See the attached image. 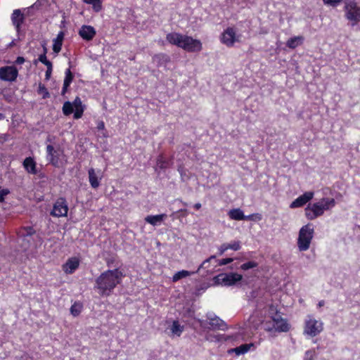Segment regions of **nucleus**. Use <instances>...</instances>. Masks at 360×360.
Here are the masks:
<instances>
[{
    "mask_svg": "<svg viewBox=\"0 0 360 360\" xmlns=\"http://www.w3.org/2000/svg\"><path fill=\"white\" fill-rule=\"evenodd\" d=\"M124 274L119 269H108L96 279L95 288L102 296L110 295L116 286L121 283Z\"/></svg>",
    "mask_w": 360,
    "mask_h": 360,
    "instance_id": "1",
    "label": "nucleus"
},
{
    "mask_svg": "<svg viewBox=\"0 0 360 360\" xmlns=\"http://www.w3.org/2000/svg\"><path fill=\"white\" fill-rule=\"evenodd\" d=\"M166 39L169 44L181 48L188 53L200 52L202 49V44L199 39L179 32L168 33Z\"/></svg>",
    "mask_w": 360,
    "mask_h": 360,
    "instance_id": "2",
    "label": "nucleus"
},
{
    "mask_svg": "<svg viewBox=\"0 0 360 360\" xmlns=\"http://www.w3.org/2000/svg\"><path fill=\"white\" fill-rule=\"evenodd\" d=\"M335 205L334 198H322L318 202L309 203L304 209V215L308 220H314L323 216L326 211L331 210Z\"/></svg>",
    "mask_w": 360,
    "mask_h": 360,
    "instance_id": "3",
    "label": "nucleus"
},
{
    "mask_svg": "<svg viewBox=\"0 0 360 360\" xmlns=\"http://www.w3.org/2000/svg\"><path fill=\"white\" fill-rule=\"evenodd\" d=\"M314 229L311 224H307L301 227L297 238V248L300 251L307 250L314 238Z\"/></svg>",
    "mask_w": 360,
    "mask_h": 360,
    "instance_id": "4",
    "label": "nucleus"
},
{
    "mask_svg": "<svg viewBox=\"0 0 360 360\" xmlns=\"http://www.w3.org/2000/svg\"><path fill=\"white\" fill-rule=\"evenodd\" d=\"M63 113L66 115H70L74 112V119L78 120L81 118L84 114V105L79 96H77L72 103L65 101L62 108Z\"/></svg>",
    "mask_w": 360,
    "mask_h": 360,
    "instance_id": "5",
    "label": "nucleus"
},
{
    "mask_svg": "<svg viewBox=\"0 0 360 360\" xmlns=\"http://www.w3.org/2000/svg\"><path fill=\"white\" fill-rule=\"evenodd\" d=\"M271 320L264 323V329L267 331L275 330L278 332H287L290 329V325L286 319L282 316H269Z\"/></svg>",
    "mask_w": 360,
    "mask_h": 360,
    "instance_id": "6",
    "label": "nucleus"
},
{
    "mask_svg": "<svg viewBox=\"0 0 360 360\" xmlns=\"http://www.w3.org/2000/svg\"><path fill=\"white\" fill-rule=\"evenodd\" d=\"M200 326L205 329L216 330H225L227 328V325L221 320L219 316H213L210 318L209 316H206L205 320H198Z\"/></svg>",
    "mask_w": 360,
    "mask_h": 360,
    "instance_id": "7",
    "label": "nucleus"
},
{
    "mask_svg": "<svg viewBox=\"0 0 360 360\" xmlns=\"http://www.w3.org/2000/svg\"><path fill=\"white\" fill-rule=\"evenodd\" d=\"M240 34L236 33V28L228 27L220 35V41L228 47H232L235 43L240 41Z\"/></svg>",
    "mask_w": 360,
    "mask_h": 360,
    "instance_id": "8",
    "label": "nucleus"
},
{
    "mask_svg": "<svg viewBox=\"0 0 360 360\" xmlns=\"http://www.w3.org/2000/svg\"><path fill=\"white\" fill-rule=\"evenodd\" d=\"M345 16L347 20L352 21L354 26L360 20V7L354 1L347 2L345 6Z\"/></svg>",
    "mask_w": 360,
    "mask_h": 360,
    "instance_id": "9",
    "label": "nucleus"
},
{
    "mask_svg": "<svg viewBox=\"0 0 360 360\" xmlns=\"http://www.w3.org/2000/svg\"><path fill=\"white\" fill-rule=\"evenodd\" d=\"M46 153L49 162L56 167L60 166L62 160L65 157L63 149L60 147L54 148L52 145H48L46 146Z\"/></svg>",
    "mask_w": 360,
    "mask_h": 360,
    "instance_id": "10",
    "label": "nucleus"
},
{
    "mask_svg": "<svg viewBox=\"0 0 360 360\" xmlns=\"http://www.w3.org/2000/svg\"><path fill=\"white\" fill-rule=\"evenodd\" d=\"M243 278L242 275L237 273L219 274L214 277V282L217 284L231 286L240 281Z\"/></svg>",
    "mask_w": 360,
    "mask_h": 360,
    "instance_id": "11",
    "label": "nucleus"
},
{
    "mask_svg": "<svg viewBox=\"0 0 360 360\" xmlns=\"http://www.w3.org/2000/svg\"><path fill=\"white\" fill-rule=\"evenodd\" d=\"M68 212V205L65 198H58L53 206L50 214L56 217H66Z\"/></svg>",
    "mask_w": 360,
    "mask_h": 360,
    "instance_id": "12",
    "label": "nucleus"
},
{
    "mask_svg": "<svg viewBox=\"0 0 360 360\" xmlns=\"http://www.w3.org/2000/svg\"><path fill=\"white\" fill-rule=\"evenodd\" d=\"M18 70L14 65L0 68V79L4 82H13L17 79Z\"/></svg>",
    "mask_w": 360,
    "mask_h": 360,
    "instance_id": "13",
    "label": "nucleus"
},
{
    "mask_svg": "<svg viewBox=\"0 0 360 360\" xmlns=\"http://www.w3.org/2000/svg\"><path fill=\"white\" fill-rule=\"evenodd\" d=\"M323 330V323L319 320L310 319L306 322L304 333L311 337H314Z\"/></svg>",
    "mask_w": 360,
    "mask_h": 360,
    "instance_id": "14",
    "label": "nucleus"
},
{
    "mask_svg": "<svg viewBox=\"0 0 360 360\" xmlns=\"http://www.w3.org/2000/svg\"><path fill=\"white\" fill-rule=\"evenodd\" d=\"M314 195V193L313 191L305 192L293 200L290 205V207L292 209L301 207L312 200Z\"/></svg>",
    "mask_w": 360,
    "mask_h": 360,
    "instance_id": "15",
    "label": "nucleus"
},
{
    "mask_svg": "<svg viewBox=\"0 0 360 360\" xmlns=\"http://www.w3.org/2000/svg\"><path fill=\"white\" fill-rule=\"evenodd\" d=\"M78 34L82 39L89 41L95 37L96 31L94 27L84 25L80 27Z\"/></svg>",
    "mask_w": 360,
    "mask_h": 360,
    "instance_id": "16",
    "label": "nucleus"
},
{
    "mask_svg": "<svg viewBox=\"0 0 360 360\" xmlns=\"http://www.w3.org/2000/svg\"><path fill=\"white\" fill-rule=\"evenodd\" d=\"M79 262V258L76 257H70L63 264L62 269L67 274H73L78 269Z\"/></svg>",
    "mask_w": 360,
    "mask_h": 360,
    "instance_id": "17",
    "label": "nucleus"
},
{
    "mask_svg": "<svg viewBox=\"0 0 360 360\" xmlns=\"http://www.w3.org/2000/svg\"><path fill=\"white\" fill-rule=\"evenodd\" d=\"M185 326L181 325L178 320H174L167 327L169 335L172 338L180 337L184 330Z\"/></svg>",
    "mask_w": 360,
    "mask_h": 360,
    "instance_id": "18",
    "label": "nucleus"
},
{
    "mask_svg": "<svg viewBox=\"0 0 360 360\" xmlns=\"http://www.w3.org/2000/svg\"><path fill=\"white\" fill-rule=\"evenodd\" d=\"M11 20L17 30H19L24 22V15L20 9L13 11L11 15Z\"/></svg>",
    "mask_w": 360,
    "mask_h": 360,
    "instance_id": "19",
    "label": "nucleus"
},
{
    "mask_svg": "<svg viewBox=\"0 0 360 360\" xmlns=\"http://www.w3.org/2000/svg\"><path fill=\"white\" fill-rule=\"evenodd\" d=\"M65 75L63 81V86L61 91L62 96H65V94L68 92V89L74 79V76L70 68L65 70Z\"/></svg>",
    "mask_w": 360,
    "mask_h": 360,
    "instance_id": "20",
    "label": "nucleus"
},
{
    "mask_svg": "<svg viewBox=\"0 0 360 360\" xmlns=\"http://www.w3.org/2000/svg\"><path fill=\"white\" fill-rule=\"evenodd\" d=\"M25 169L30 174H36L37 173L36 162L31 157L26 158L23 161Z\"/></svg>",
    "mask_w": 360,
    "mask_h": 360,
    "instance_id": "21",
    "label": "nucleus"
},
{
    "mask_svg": "<svg viewBox=\"0 0 360 360\" xmlns=\"http://www.w3.org/2000/svg\"><path fill=\"white\" fill-rule=\"evenodd\" d=\"M166 217L167 214H160L157 215H148L145 218V221L153 226H157L160 224L162 221H163Z\"/></svg>",
    "mask_w": 360,
    "mask_h": 360,
    "instance_id": "22",
    "label": "nucleus"
},
{
    "mask_svg": "<svg viewBox=\"0 0 360 360\" xmlns=\"http://www.w3.org/2000/svg\"><path fill=\"white\" fill-rule=\"evenodd\" d=\"M65 34L63 32L60 31L58 34L56 39L53 41V51L55 53L58 54L62 49L63 41L64 39Z\"/></svg>",
    "mask_w": 360,
    "mask_h": 360,
    "instance_id": "23",
    "label": "nucleus"
},
{
    "mask_svg": "<svg viewBox=\"0 0 360 360\" xmlns=\"http://www.w3.org/2000/svg\"><path fill=\"white\" fill-rule=\"evenodd\" d=\"M253 346L252 343L250 344H243L239 347H236L233 349H230L228 350L229 354L235 353L236 356H240L241 354H244L247 353L251 347Z\"/></svg>",
    "mask_w": 360,
    "mask_h": 360,
    "instance_id": "24",
    "label": "nucleus"
},
{
    "mask_svg": "<svg viewBox=\"0 0 360 360\" xmlns=\"http://www.w3.org/2000/svg\"><path fill=\"white\" fill-rule=\"evenodd\" d=\"M153 60L158 67H161L167 65L170 62V58L165 53H158L153 57Z\"/></svg>",
    "mask_w": 360,
    "mask_h": 360,
    "instance_id": "25",
    "label": "nucleus"
},
{
    "mask_svg": "<svg viewBox=\"0 0 360 360\" xmlns=\"http://www.w3.org/2000/svg\"><path fill=\"white\" fill-rule=\"evenodd\" d=\"M228 216L232 220H245V214L240 208L230 210L228 212Z\"/></svg>",
    "mask_w": 360,
    "mask_h": 360,
    "instance_id": "26",
    "label": "nucleus"
},
{
    "mask_svg": "<svg viewBox=\"0 0 360 360\" xmlns=\"http://www.w3.org/2000/svg\"><path fill=\"white\" fill-rule=\"evenodd\" d=\"M304 37L302 36L293 37L286 41V46L291 49H295L297 46L302 45Z\"/></svg>",
    "mask_w": 360,
    "mask_h": 360,
    "instance_id": "27",
    "label": "nucleus"
},
{
    "mask_svg": "<svg viewBox=\"0 0 360 360\" xmlns=\"http://www.w3.org/2000/svg\"><path fill=\"white\" fill-rule=\"evenodd\" d=\"M90 185L94 188H97L100 186V181L95 172L94 169L91 168L88 171Z\"/></svg>",
    "mask_w": 360,
    "mask_h": 360,
    "instance_id": "28",
    "label": "nucleus"
},
{
    "mask_svg": "<svg viewBox=\"0 0 360 360\" xmlns=\"http://www.w3.org/2000/svg\"><path fill=\"white\" fill-rule=\"evenodd\" d=\"M157 166L160 169H166L172 165L171 160H167L163 155H159L157 158Z\"/></svg>",
    "mask_w": 360,
    "mask_h": 360,
    "instance_id": "29",
    "label": "nucleus"
},
{
    "mask_svg": "<svg viewBox=\"0 0 360 360\" xmlns=\"http://www.w3.org/2000/svg\"><path fill=\"white\" fill-rule=\"evenodd\" d=\"M191 274V273L188 271L181 270V271H177L176 273H175L173 275V276L172 278V282L176 283L181 278L189 276Z\"/></svg>",
    "mask_w": 360,
    "mask_h": 360,
    "instance_id": "30",
    "label": "nucleus"
},
{
    "mask_svg": "<svg viewBox=\"0 0 360 360\" xmlns=\"http://www.w3.org/2000/svg\"><path fill=\"white\" fill-rule=\"evenodd\" d=\"M87 4H91L96 12H98L102 8V3L101 0H83Z\"/></svg>",
    "mask_w": 360,
    "mask_h": 360,
    "instance_id": "31",
    "label": "nucleus"
},
{
    "mask_svg": "<svg viewBox=\"0 0 360 360\" xmlns=\"http://www.w3.org/2000/svg\"><path fill=\"white\" fill-rule=\"evenodd\" d=\"M83 308V304L80 302H75L70 308V311L72 315H78L81 313Z\"/></svg>",
    "mask_w": 360,
    "mask_h": 360,
    "instance_id": "32",
    "label": "nucleus"
},
{
    "mask_svg": "<svg viewBox=\"0 0 360 360\" xmlns=\"http://www.w3.org/2000/svg\"><path fill=\"white\" fill-rule=\"evenodd\" d=\"M37 93L39 95H41L42 96V98H44V99H46V98L50 97V94H49L48 89L41 82L39 84V87H38V89H37Z\"/></svg>",
    "mask_w": 360,
    "mask_h": 360,
    "instance_id": "33",
    "label": "nucleus"
},
{
    "mask_svg": "<svg viewBox=\"0 0 360 360\" xmlns=\"http://www.w3.org/2000/svg\"><path fill=\"white\" fill-rule=\"evenodd\" d=\"M258 266L257 262L255 261H250L246 263L243 264L240 266V269L243 271L248 270L250 269L255 268Z\"/></svg>",
    "mask_w": 360,
    "mask_h": 360,
    "instance_id": "34",
    "label": "nucleus"
},
{
    "mask_svg": "<svg viewBox=\"0 0 360 360\" xmlns=\"http://www.w3.org/2000/svg\"><path fill=\"white\" fill-rule=\"evenodd\" d=\"M262 219V216L259 213H254L249 215H245V220L249 221H260Z\"/></svg>",
    "mask_w": 360,
    "mask_h": 360,
    "instance_id": "35",
    "label": "nucleus"
},
{
    "mask_svg": "<svg viewBox=\"0 0 360 360\" xmlns=\"http://www.w3.org/2000/svg\"><path fill=\"white\" fill-rule=\"evenodd\" d=\"M229 249L237 251L240 249V243L238 240L232 241L230 243H228Z\"/></svg>",
    "mask_w": 360,
    "mask_h": 360,
    "instance_id": "36",
    "label": "nucleus"
},
{
    "mask_svg": "<svg viewBox=\"0 0 360 360\" xmlns=\"http://www.w3.org/2000/svg\"><path fill=\"white\" fill-rule=\"evenodd\" d=\"M38 60L46 66H51V65H52V63L47 59L46 55H45V53L40 54L39 56Z\"/></svg>",
    "mask_w": 360,
    "mask_h": 360,
    "instance_id": "37",
    "label": "nucleus"
},
{
    "mask_svg": "<svg viewBox=\"0 0 360 360\" xmlns=\"http://www.w3.org/2000/svg\"><path fill=\"white\" fill-rule=\"evenodd\" d=\"M342 0H323L324 4L330 5L333 6H336L339 4Z\"/></svg>",
    "mask_w": 360,
    "mask_h": 360,
    "instance_id": "38",
    "label": "nucleus"
},
{
    "mask_svg": "<svg viewBox=\"0 0 360 360\" xmlns=\"http://www.w3.org/2000/svg\"><path fill=\"white\" fill-rule=\"evenodd\" d=\"M314 352L312 350H308L305 352L304 360H314Z\"/></svg>",
    "mask_w": 360,
    "mask_h": 360,
    "instance_id": "39",
    "label": "nucleus"
},
{
    "mask_svg": "<svg viewBox=\"0 0 360 360\" xmlns=\"http://www.w3.org/2000/svg\"><path fill=\"white\" fill-rule=\"evenodd\" d=\"M233 261V258H224L219 260V265L224 266L226 265Z\"/></svg>",
    "mask_w": 360,
    "mask_h": 360,
    "instance_id": "40",
    "label": "nucleus"
},
{
    "mask_svg": "<svg viewBox=\"0 0 360 360\" xmlns=\"http://www.w3.org/2000/svg\"><path fill=\"white\" fill-rule=\"evenodd\" d=\"M47 69L45 74V79L46 80H49L51 78L52 70H53V65H51V66H46Z\"/></svg>",
    "mask_w": 360,
    "mask_h": 360,
    "instance_id": "41",
    "label": "nucleus"
},
{
    "mask_svg": "<svg viewBox=\"0 0 360 360\" xmlns=\"http://www.w3.org/2000/svg\"><path fill=\"white\" fill-rule=\"evenodd\" d=\"M9 193L7 189L0 190V202H4L5 196Z\"/></svg>",
    "mask_w": 360,
    "mask_h": 360,
    "instance_id": "42",
    "label": "nucleus"
},
{
    "mask_svg": "<svg viewBox=\"0 0 360 360\" xmlns=\"http://www.w3.org/2000/svg\"><path fill=\"white\" fill-rule=\"evenodd\" d=\"M229 250L228 243H224L219 248V255H221Z\"/></svg>",
    "mask_w": 360,
    "mask_h": 360,
    "instance_id": "43",
    "label": "nucleus"
},
{
    "mask_svg": "<svg viewBox=\"0 0 360 360\" xmlns=\"http://www.w3.org/2000/svg\"><path fill=\"white\" fill-rule=\"evenodd\" d=\"M105 262H106V265L108 267H111L113 266V264H115V259L112 257H109V258H106L105 259Z\"/></svg>",
    "mask_w": 360,
    "mask_h": 360,
    "instance_id": "44",
    "label": "nucleus"
},
{
    "mask_svg": "<svg viewBox=\"0 0 360 360\" xmlns=\"http://www.w3.org/2000/svg\"><path fill=\"white\" fill-rule=\"evenodd\" d=\"M216 257L214 255H212L210 256L209 258H207V259H205L202 264L200 266L199 269H201V268H206V266H205V265L206 264V263L209 262L211 259H215Z\"/></svg>",
    "mask_w": 360,
    "mask_h": 360,
    "instance_id": "45",
    "label": "nucleus"
},
{
    "mask_svg": "<svg viewBox=\"0 0 360 360\" xmlns=\"http://www.w3.org/2000/svg\"><path fill=\"white\" fill-rule=\"evenodd\" d=\"M15 63L16 64H18V65H21V64H22V63H25V58H24L23 57H22V56H18V57L16 58V60H15Z\"/></svg>",
    "mask_w": 360,
    "mask_h": 360,
    "instance_id": "46",
    "label": "nucleus"
},
{
    "mask_svg": "<svg viewBox=\"0 0 360 360\" xmlns=\"http://www.w3.org/2000/svg\"><path fill=\"white\" fill-rule=\"evenodd\" d=\"M97 128L99 130L104 129H105V124L103 121H101L98 123Z\"/></svg>",
    "mask_w": 360,
    "mask_h": 360,
    "instance_id": "47",
    "label": "nucleus"
},
{
    "mask_svg": "<svg viewBox=\"0 0 360 360\" xmlns=\"http://www.w3.org/2000/svg\"><path fill=\"white\" fill-rule=\"evenodd\" d=\"M193 207L196 210H198L201 208V204L198 202V203H195L194 205H193Z\"/></svg>",
    "mask_w": 360,
    "mask_h": 360,
    "instance_id": "48",
    "label": "nucleus"
},
{
    "mask_svg": "<svg viewBox=\"0 0 360 360\" xmlns=\"http://www.w3.org/2000/svg\"><path fill=\"white\" fill-rule=\"evenodd\" d=\"M325 304V302L323 300H321L318 303V307H321Z\"/></svg>",
    "mask_w": 360,
    "mask_h": 360,
    "instance_id": "49",
    "label": "nucleus"
},
{
    "mask_svg": "<svg viewBox=\"0 0 360 360\" xmlns=\"http://www.w3.org/2000/svg\"><path fill=\"white\" fill-rule=\"evenodd\" d=\"M28 230L29 231H27V233L30 234V235L34 232L32 227H29Z\"/></svg>",
    "mask_w": 360,
    "mask_h": 360,
    "instance_id": "50",
    "label": "nucleus"
},
{
    "mask_svg": "<svg viewBox=\"0 0 360 360\" xmlns=\"http://www.w3.org/2000/svg\"><path fill=\"white\" fill-rule=\"evenodd\" d=\"M46 53H47V49L45 45L43 46V53H45V55H46Z\"/></svg>",
    "mask_w": 360,
    "mask_h": 360,
    "instance_id": "51",
    "label": "nucleus"
},
{
    "mask_svg": "<svg viewBox=\"0 0 360 360\" xmlns=\"http://www.w3.org/2000/svg\"><path fill=\"white\" fill-rule=\"evenodd\" d=\"M4 117H5L3 113H1V112H0V120H4Z\"/></svg>",
    "mask_w": 360,
    "mask_h": 360,
    "instance_id": "52",
    "label": "nucleus"
}]
</instances>
